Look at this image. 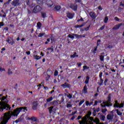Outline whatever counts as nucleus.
<instances>
[{
    "label": "nucleus",
    "instance_id": "nucleus-22",
    "mask_svg": "<svg viewBox=\"0 0 124 124\" xmlns=\"http://www.w3.org/2000/svg\"><path fill=\"white\" fill-rule=\"evenodd\" d=\"M90 67H88L87 65H84L83 66V71L87 70V69H89Z\"/></svg>",
    "mask_w": 124,
    "mask_h": 124
},
{
    "label": "nucleus",
    "instance_id": "nucleus-17",
    "mask_svg": "<svg viewBox=\"0 0 124 124\" xmlns=\"http://www.w3.org/2000/svg\"><path fill=\"white\" fill-rule=\"evenodd\" d=\"M82 92L83 93H88V88H87V86H85L84 87Z\"/></svg>",
    "mask_w": 124,
    "mask_h": 124
},
{
    "label": "nucleus",
    "instance_id": "nucleus-36",
    "mask_svg": "<svg viewBox=\"0 0 124 124\" xmlns=\"http://www.w3.org/2000/svg\"><path fill=\"white\" fill-rule=\"evenodd\" d=\"M37 26L38 27V28H39V29H40L41 27V23L40 22H38L37 24Z\"/></svg>",
    "mask_w": 124,
    "mask_h": 124
},
{
    "label": "nucleus",
    "instance_id": "nucleus-54",
    "mask_svg": "<svg viewBox=\"0 0 124 124\" xmlns=\"http://www.w3.org/2000/svg\"><path fill=\"white\" fill-rule=\"evenodd\" d=\"M98 9H99V10H102V8H101V6H99Z\"/></svg>",
    "mask_w": 124,
    "mask_h": 124
},
{
    "label": "nucleus",
    "instance_id": "nucleus-28",
    "mask_svg": "<svg viewBox=\"0 0 124 124\" xmlns=\"http://www.w3.org/2000/svg\"><path fill=\"white\" fill-rule=\"evenodd\" d=\"M108 20H109V18H108V17L106 16L104 19V23H107L108 22Z\"/></svg>",
    "mask_w": 124,
    "mask_h": 124
},
{
    "label": "nucleus",
    "instance_id": "nucleus-16",
    "mask_svg": "<svg viewBox=\"0 0 124 124\" xmlns=\"http://www.w3.org/2000/svg\"><path fill=\"white\" fill-rule=\"evenodd\" d=\"M123 25V24L121 23L120 24L118 25H116L113 28V30H118V29H119L120 27H121V26Z\"/></svg>",
    "mask_w": 124,
    "mask_h": 124
},
{
    "label": "nucleus",
    "instance_id": "nucleus-31",
    "mask_svg": "<svg viewBox=\"0 0 124 124\" xmlns=\"http://www.w3.org/2000/svg\"><path fill=\"white\" fill-rule=\"evenodd\" d=\"M101 121H105V116L104 115H101L100 116Z\"/></svg>",
    "mask_w": 124,
    "mask_h": 124
},
{
    "label": "nucleus",
    "instance_id": "nucleus-46",
    "mask_svg": "<svg viewBox=\"0 0 124 124\" xmlns=\"http://www.w3.org/2000/svg\"><path fill=\"white\" fill-rule=\"evenodd\" d=\"M102 112L103 113H105V112H106V111H107V109L106 108L102 109Z\"/></svg>",
    "mask_w": 124,
    "mask_h": 124
},
{
    "label": "nucleus",
    "instance_id": "nucleus-51",
    "mask_svg": "<svg viewBox=\"0 0 124 124\" xmlns=\"http://www.w3.org/2000/svg\"><path fill=\"white\" fill-rule=\"evenodd\" d=\"M97 103H98V101H95L94 105H97Z\"/></svg>",
    "mask_w": 124,
    "mask_h": 124
},
{
    "label": "nucleus",
    "instance_id": "nucleus-9",
    "mask_svg": "<svg viewBox=\"0 0 124 124\" xmlns=\"http://www.w3.org/2000/svg\"><path fill=\"white\" fill-rule=\"evenodd\" d=\"M46 4L47 5L48 7H52L53 5H54V3H53L52 1L48 0L46 2Z\"/></svg>",
    "mask_w": 124,
    "mask_h": 124
},
{
    "label": "nucleus",
    "instance_id": "nucleus-63",
    "mask_svg": "<svg viewBox=\"0 0 124 124\" xmlns=\"http://www.w3.org/2000/svg\"><path fill=\"white\" fill-rule=\"evenodd\" d=\"M81 118H82L81 116H78V119L80 120V119H81Z\"/></svg>",
    "mask_w": 124,
    "mask_h": 124
},
{
    "label": "nucleus",
    "instance_id": "nucleus-60",
    "mask_svg": "<svg viewBox=\"0 0 124 124\" xmlns=\"http://www.w3.org/2000/svg\"><path fill=\"white\" fill-rule=\"evenodd\" d=\"M121 11H122V9L119 8V9H118V12H121Z\"/></svg>",
    "mask_w": 124,
    "mask_h": 124
},
{
    "label": "nucleus",
    "instance_id": "nucleus-34",
    "mask_svg": "<svg viewBox=\"0 0 124 124\" xmlns=\"http://www.w3.org/2000/svg\"><path fill=\"white\" fill-rule=\"evenodd\" d=\"M120 5L121 6H124V0H122V1L120 3Z\"/></svg>",
    "mask_w": 124,
    "mask_h": 124
},
{
    "label": "nucleus",
    "instance_id": "nucleus-43",
    "mask_svg": "<svg viewBox=\"0 0 124 124\" xmlns=\"http://www.w3.org/2000/svg\"><path fill=\"white\" fill-rule=\"evenodd\" d=\"M105 28V25H104V26H102V27L100 28L101 31H102V30H104Z\"/></svg>",
    "mask_w": 124,
    "mask_h": 124
},
{
    "label": "nucleus",
    "instance_id": "nucleus-58",
    "mask_svg": "<svg viewBox=\"0 0 124 124\" xmlns=\"http://www.w3.org/2000/svg\"><path fill=\"white\" fill-rule=\"evenodd\" d=\"M76 2H80L81 0H76Z\"/></svg>",
    "mask_w": 124,
    "mask_h": 124
},
{
    "label": "nucleus",
    "instance_id": "nucleus-18",
    "mask_svg": "<svg viewBox=\"0 0 124 124\" xmlns=\"http://www.w3.org/2000/svg\"><path fill=\"white\" fill-rule=\"evenodd\" d=\"M30 120H31V121H32V122H37L38 119L37 118L35 117H32Z\"/></svg>",
    "mask_w": 124,
    "mask_h": 124
},
{
    "label": "nucleus",
    "instance_id": "nucleus-20",
    "mask_svg": "<svg viewBox=\"0 0 124 124\" xmlns=\"http://www.w3.org/2000/svg\"><path fill=\"white\" fill-rule=\"evenodd\" d=\"M33 57H34L35 60H40V59H41V57L39 56L34 55Z\"/></svg>",
    "mask_w": 124,
    "mask_h": 124
},
{
    "label": "nucleus",
    "instance_id": "nucleus-57",
    "mask_svg": "<svg viewBox=\"0 0 124 124\" xmlns=\"http://www.w3.org/2000/svg\"><path fill=\"white\" fill-rule=\"evenodd\" d=\"M54 111H57V110H58V108H55L54 109H53Z\"/></svg>",
    "mask_w": 124,
    "mask_h": 124
},
{
    "label": "nucleus",
    "instance_id": "nucleus-10",
    "mask_svg": "<svg viewBox=\"0 0 124 124\" xmlns=\"http://www.w3.org/2000/svg\"><path fill=\"white\" fill-rule=\"evenodd\" d=\"M70 7L73 9V10H77V5L76 4H72L70 5Z\"/></svg>",
    "mask_w": 124,
    "mask_h": 124
},
{
    "label": "nucleus",
    "instance_id": "nucleus-55",
    "mask_svg": "<svg viewBox=\"0 0 124 124\" xmlns=\"http://www.w3.org/2000/svg\"><path fill=\"white\" fill-rule=\"evenodd\" d=\"M80 21H83V18H81L80 19H78V22H80Z\"/></svg>",
    "mask_w": 124,
    "mask_h": 124
},
{
    "label": "nucleus",
    "instance_id": "nucleus-23",
    "mask_svg": "<svg viewBox=\"0 0 124 124\" xmlns=\"http://www.w3.org/2000/svg\"><path fill=\"white\" fill-rule=\"evenodd\" d=\"M71 58H74L75 57H78V55H77V53L76 52H75L74 54L72 55H71Z\"/></svg>",
    "mask_w": 124,
    "mask_h": 124
},
{
    "label": "nucleus",
    "instance_id": "nucleus-30",
    "mask_svg": "<svg viewBox=\"0 0 124 124\" xmlns=\"http://www.w3.org/2000/svg\"><path fill=\"white\" fill-rule=\"evenodd\" d=\"M82 27H84V25H76L75 26V28H76V29L78 28H82Z\"/></svg>",
    "mask_w": 124,
    "mask_h": 124
},
{
    "label": "nucleus",
    "instance_id": "nucleus-8",
    "mask_svg": "<svg viewBox=\"0 0 124 124\" xmlns=\"http://www.w3.org/2000/svg\"><path fill=\"white\" fill-rule=\"evenodd\" d=\"M38 106V102L35 101L32 103V108L33 110H36V109H37Z\"/></svg>",
    "mask_w": 124,
    "mask_h": 124
},
{
    "label": "nucleus",
    "instance_id": "nucleus-47",
    "mask_svg": "<svg viewBox=\"0 0 124 124\" xmlns=\"http://www.w3.org/2000/svg\"><path fill=\"white\" fill-rule=\"evenodd\" d=\"M114 20H115V21H119V18H118L117 17H115L114 18Z\"/></svg>",
    "mask_w": 124,
    "mask_h": 124
},
{
    "label": "nucleus",
    "instance_id": "nucleus-19",
    "mask_svg": "<svg viewBox=\"0 0 124 124\" xmlns=\"http://www.w3.org/2000/svg\"><path fill=\"white\" fill-rule=\"evenodd\" d=\"M54 9L56 11H59V10H60V9H61V7L59 5L55 6L54 7Z\"/></svg>",
    "mask_w": 124,
    "mask_h": 124
},
{
    "label": "nucleus",
    "instance_id": "nucleus-42",
    "mask_svg": "<svg viewBox=\"0 0 124 124\" xmlns=\"http://www.w3.org/2000/svg\"><path fill=\"white\" fill-rule=\"evenodd\" d=\"M72 105H71V104H67V108H69V107H72Z\"/></svg>",
    "mask_w": 124,
    "mask_h": 124
},
{
    "label": "nucleus",
    "instance_id": "nucleus-4",
    "mask_svg": "<svg viewBox=\"0 0 124 124\" xmlns=\"http://www.w3.org/2000/svg\"><path fill=\"white\" fill-rule=\"evenodd\" d=\"M112 104H111V97L108 96V101L103 102V104H101L102 107H105V106H111Z\"/></svg>",
    "mask_w": 124,
    "mask_h": 124
},
{
    "label": "nucleus",
    "instance_id": "nucleus-6",
    "mask_svg": "<svg viewBox=\"0 0 124 124\" xmlns=\"http://www.w3.org/2000/svg\"><path fill=\"white\" fill-rule=\"evenodd\" d=\"M7 42L10 44L11 45H13L15 44V42L13 40V39L10 37H8L7 39L6 40Z\"/></svg>",
    "mask_w": 124,
    "mask_h": 124
},
{
    "label": "nucleus",
    "instance_id": "nucleus-24",
    "mask_svg": "<svg viewBox=\"0 0 124 124\" xmlns=\"http://www.w3.org/2000/svg\"><path fill=\"white\" fill-rule=\"evenodd\" d=\"M89 81H90V77H86V79L85 80V83L86 84H88L89 83Z\"/></svg>",
    "mask_w": 124,
    "mask_h": 124
},
{
    "label": "nucleus",
    "instance_id": "nucleus-5",
    "mask_svg": "<svg viewBox=\"0 0 124 124\" xmlns=\"http://www.w3.org/2000/svg\"><path fill=\"white\" fill-rule=\"evenodd\" d=\"M67 37H69V38H71V39H74V37H76V38H78L79 39V38L82 37V35H78L76 34H69L68 36Z\"/></svg>",
    "mask_w": 124,
    "mask_h": 124
},
{
    "label": "nucleus",
    "instance_id": "nucleus-49",
    "mask_svg": "<svg viewBox=\"0 0 124 124\" xmlns=\"http://www.w3.org/2000/svg\"><path fill=\"white\" fill-rule=\"evenodd\" d=\"M89 29H90V26L86 28L85 31H89Z\"/></svg>",
    "mask_w": 124,
    "mask_h": 124
},
{
    "label": "nucleus",
    "instance_id": "nucleus-21",
    "mask_svg": "<svg viewBox=\"0 0 124 124\" xmlns=\"http://www.w3.org/2000/svg\"><path fill=\"white\" fill-rule=\"evenodd\" d=\"M116 113L118 116L120 117L123 115V113L119 110V109H116Z\"/></svg>",
    "mask_w": 124,
    "mask_h": 124
},
{
    "label": "nucleus",
    "instance_id": "nucleus-7",
    "mask_svg": "<svg viewBox=\"0 0 124 124\" xmlns=\"http://www.w3.org/2000/svg\"><path fill=\"white\" fill-rule=\"evenodd\" d=\"M41 7L40 6H36L33 10V12H34V13H37V12L41 11Z\"/></svg>",
    "mask_w": 124,
    "mask_h": 124
},
{
    "label": "nucleus",
    "instance_id": "nucleus-48",
    "mask_svg": "<svg viewBox=\"0 0 124 124\" xmlns=\"http://www.w3.org/2000/svg\"><path fill=\"white\" fill-rule=\"evenodd\" d=\"M103 73L102 72H101L99 74V77L100 78H101L102 77Z\"/></svg>",
    "mask_w": 124,
    "mask_h": 124
},
{
    "label": "nucleus",
    "instance_id": "nucleus-1",
    "mask_svg": "<svg viewBox=\"0 0 124 124\" xmlns=\"http://www.w3.org/2000/svg\"><path fill=\"white\" fill-rule=\"evenodd\" d=\"M26 111H28L27 108L22 107L16 108L13 111H8L4 114L3 117L1 118L2 121L0 122V124H5L8 122V120H9L10 118H13V117L17 118L20 112H26Z\"/></svg>",
    "mask_w": 124,
    "mask_h": 124
},
{
    "label": "nucleus",
    "instance_id": "nucleus-50",
    "mask_svg": "<svg viewBox=\"0 0 124 124\" xmlns=\"http://www.w3.org/2000/svg\"><path fill=\"white\" fill-rule=\"evenodd\" d=\"M3 26V22H0V27H2Z\"/></svg>",
    "mask_w": 124,
    "mask_h": 124
},
{
    "label": "nucleus",
    "instance_id": "nucleus-53",
    "mask_svg": "<svg viewBox=\"0 0 124 124\" xmlns=\"http://www.w3.org/2000/svg\"><path fill=\"white\" fill-rule=\"evenodd\" d=\"M78 66H81L82 65V63H77Z\"/></svg>",
    "mask_w": 124,
    "mask_h": 124
},
{
    "label": "nucleus",
    "instance_id": "nucleus-25",
    "mask_svg": "<svg viewBox=\"0 0 124 124\" xmlns=\"http://www.w3.org/2000/svg\"><path fill=\"white\" fill-rule=\"evenodd\" d=\"M45 35V32L44 33H40L38 35V37H42V36H44Z\"/></svg>",
    "mask_w": 124,
    "mask_h": 124
},
{
    "label": "nucleus",
    "instance_id": "nucleus-62",
    "mask_svg": "<svg viewBox=\"0 0 124 124\" xmlns=\"http://www.w3.org/2000/svg\"><path fill=\"white\" fill-rule=\"evenodd\" d=\"M44 88L45 90H48V87H44Z\"/></svg>",
    "mask_w": 124,
    "mask_h": 124
},
{
    "label": "nucleus",
    "instance_id": "nucleus-32",
    "mask_svg": "<svg viewBox=\"0 0 124 124\" xmlns=\"http://www.w3.org/2000/svg\"><path fill=\"white\" fill-rule=\"evenodd\" d=\"M12 71H11V70L10 69H8V75H11L12 74Z\"/></svg>",
    "mask_w": 124,
    "mask_h": 124
},
{
    "label": "nucleus",
    "instance_id": "nucleus-39",
    "mask_svg": "<svg viewBox=\"0 0 124 124\" xmlns=\"http://www.w3.org/2000/svg\"><path fill=\"white\" fill-rule=\"evenodd\" d=\"M86 106H91V104H90V102L89 101H86L85 102Z\"/></svg>",
    "mask_w": 124,
    "mask_h": 124
},
{
    "label": "nucleus",
    "instance_id": "nucleus-15",
    "mask_svg": "<svg viewBox=\"0 0 124 124\" xmlns=\"http://www.w3.org/2000/svg\"><path fill=\"white\" fill-rule=\"evenodd\" d=\"M47 55H49V53H52L53 52H54V49H53V48L51 47V48H48L47 49Z\"/></svg>",
    "mask_w": 124,
    "mask_h": 124
},
{
    "label": "nucleus",
    "instance_id": "nucleus-44",
    "mask_svg": "<svg viewBox=\"0 0 124 124\" xmlns=\"http://www.w3.org/2000/svg\"><path fill=\"white\" fill-rule=\"evenodd\" d=\"M96 51H97V47H96L94 48V51H93L94 54H95Z\"/></svg>",
    "mask_w": 124,
    "mask_h": 124
},
{
    "label": "nucleus",
    "instance_id": "nucleus-37",
    "mask_svg": "<svg viewBox=\"0 0 124 124\" xmlns=\"http://www.w3.org/2000/svg\"><path fill=\"white\" fill-rule=\"evenodd\" d=\"M67 97H68V98L71 99L72 98V95L70 93H69L67 95Z\"/></svg>",
    "mask_w": 124,
    "mask_h": 124
},
{
    "label": "nucleus",
    "instance_id": "nucleus-11",
    "mask_svg": "<svg viewBox=\"0 0 124 124\" xmlns=\"http://www.w3.org/2000/svg\"><path fill=\"white\" fill-rule=\"evenodd\" d=\"M12 5L14 6H17V5H19V0H14L12 2Z\"/></svg>",
    "mask_w": 124,
    "mask_h": 124
},
{
    "label": "nucleus",
    "instance_id": "nucleus-14",
    "mask_svg": "<svg viewBox=\"0 0 124 124\" xmlns=\"http://www.w3.org/2000/svg\"><path fill=\"white\" fill-rule=\"evenodd\" d=\"M74 16V15L71 14V13H68L67 15V16L68 17V18H69V19H72V18H73V16Z\"/></svg>",
    "mask_w": 124,
    "mask_h": 124
},
{
    "label": "nucleus",
    "instance_id": "nucleus-64",
    "mask_svg": "<svg viewBox=\"0 0 124 124\" xmlns=\"http://www.w3.org/2000/svg\"><path fill=\"white\" fill-rule=\"evenodd\" d=\"M21 41H24L25 40V38H23L21 39Z\"/></svg>",
    "mask_w": 124,
    "mask_h": 124
},
{
    "label": "nucleus",
    "instance_id": "nucleus-52",
    "mask_svg": "<svg viewBox=\"0 0 124 124\" xmlns=\"http://www.w3.org/2000/svg\"><path fill=\"white\" fill-rule=\"evenodd\" d=\"M26 53L27 55H31V51L26 52Z\"/></svg>",
    "mask_w": 124,
    "mask_h": 124
},
{
    "label": "nucleus",
    "instance_id": "nucleus-12",
    "mask_svg": "<svg viewBox=\"0 0 124 124\" xmlns=\"http://www.w3.org/2000/svg\"><path fill=\"white\" fill-rule=\"evenodd\" d=\"M90 15L91 16V17L92 18H93V19H95V18H96V15H95V14H94V13L92 12L90 13Z\"/></svg>",
    "mask_w": 124,
    "mask_h": 124
},
{
    "label": "nucleus",
    "instance_id": "nucleus-27",
    "mask_svg": "<svg viewBox=\"0 0 124 124\" xmlns=\"http://www.w3.org/2000/svg\"><path fill=\"white\" fill-rule=\"evenodd\" d=\"M54 108V107H50L48 108L50 113H52L53 112V108Z\"/></svg>",
    "mask_w": 124,
    "mask_h": 124
},
{
    "label": "nucleus",
    "instance_id": "nucleus-40",
    "mask_svg": "<svg viewBox=\"0 0 124 124\" xmlns=\"http://www.w3.org/2000/svg\"><path fill=\"white\" fill-rule=\"evenodd\" d=\"M42 16L43 18H45L46 17V14L44 13H42Z\"/></svg>",
    "mask_w": 124,
    "mask_h": 124
},
{
    "label": "nucleus",
    "instance_id": "nucleus-13",
    "mask_svg": "<svg viewBox=\"0 0 124 124\" xmlns=\"http://www.w3.org/2000/svg\"><path fill=\"white\" fill-rule=\"evenodd\" d=\"M114 117L113 114H109L107 115V118L108 120H112V118Z\"/></svg>",
    "mask_w": 124,
    "mask_h": 124
},
{
    "label": "nucleus",
    "instance_id": "nucleus-33",
    "mask_svg": "<svg viewBox=\"0 0 124 124\" xmlns=\"http://www.w3.org/2000/svg\"><path fill=\"white\" fill-rule=\"evenodd\" d=\"M100 60L102 62H103V61H104V56L102 55L100 56Z\"/></svg>",
    "mask_w": 124,
    "mask_h": 124
},
{
    "label": "nucleus",
    "instance_id": "nucleus-29",
    "mask_svg": "<svg viewBox=\"0 0 124 124\" xmlns=\"http://www.w3.org/2000/svg\"><path fill=\"white\" fill-rule=\"evenodd\" d=\"M69 85L68 84H62V87H63L64 89H65V88H67V87H69Z\"/></svg>",
    "mask_w": 124,
    "mask_h": 124
},
{
    "label": "nucleus",
    "instance_id": "nucleus-2",
    "mask_svg": "<svg viewBox=\"0 0 124 124\" xmlns=\"http://www.w3.org/2000/svg\"><path fill=\"white\" fill-rule=\"evenodd\" d=\"M92 115V113L89 112L83 118H82L81 121H79V124H93V123H95L96 124H103L99 122V119L98 118H95L93 120V118L90 117Z\"/></svg>",
    "mask_w": 124,
    "mask_h": 124
},
{
    "label": "nucleus",
    "instance_id": "nucleus-45",
    "mask_svg": "<svg viewBox=\"0 0 124 124\" xmlns=\"http://www.w3.org/2000/svg\"><path fill=\"white\" fill-rule=\"evenodd\" d=\"M0 71H5V69L4 68L2 69L1 67H0Z\"/></svg>",
    "mask_w": 124,
    "mask_h": 124
},
{
    "label": "nucleus",
    "instance_id": "nucleus-38",
    "mask_svg": "<svg viewBox=\"0 0 124 124\" xmlns=\"http://www.w3.org/2000/svg\"><path fill=\"white\" fill-rule=\"evenodd\" d=\"M3 109H6V108H3L1 106L0 107V112H2L3 111Z\"/></svg>",
    "mask_w": 124,
    "mask_h": 124
},
{
    "label": "nucleus",
    "instance_id": "nucleus-59",
    "mask_svg": "<svg viewBox=\"0 0 124 124\" xmlns=\"http://www.w3.org/2000/svg\"><path fill=\"white\" fill-rule=\"evenodd\" d=\"M44 107H45V108H47V104H45V105H44Z\"/></svg>",
    "mask_w": 124,
    "mask_h": 124
},
{
    "label": "nucleus",
    "instance_id": "nucleus-61",
    "mask_svg": "<svg viewBox=\"0 0 124 124\" xmlns=\"http://www.w3.org/2000/svg\"><path fill=\"white\" fill-rule=\"evenodd\" d=\"M100 81H101V83H103V79L102 78H100Z\"/></svg>",
    "mask_w": 124,
    "mask_h": 124
},
{
    "label": "nucleus",
    "instance_id": "nucleus-3",
    "mask_svg": "<svg viewBox=\"0 0 124 124\" xmlns=\"http://www.w3.org/2000/svg\"><path fill=\"white\" fill-rule=\"evenodd\" d=\"M0 100H1L0 106H1L3 108H7L6 110H10V106L7 104L9 101L7 99L6 96H2L0 98Z\"/></svg>",
    "mask_w": 124,
    "mask_h": 124
},
{
    "label": "nucleus",
    "instance_id": "nucleus-56",
    "mask_svg": "<svg viewBox=\"0 0 124 124\" xmlns=\"http://www.w3.org/2000/svg\"><path fill=\"white\" fill-rule=\"evenodd\" d=\"M40 55H41V56H42V57H44V54H43V52H41V53H40Z\"/></svg>",
    "mask_w": 124,
    "mask_h": 124
},
{
    "label": "nucleus",
    "instance_id": "nucleus-26",
    "mask_svg": "<svg viewBox=\"0 0 124 124\" xmlns=\"http://www.w3.org/2000/svg\"><path fill=\"white\" fill-rule=\"evenodd\" d=\"M53 100V97H50L46 99L47 102H50V101H52Z\"/></svg>",
    "mask_w": 124,
    "mask_h": 124
},
{
    "label": "nucleus",
    "instance_id": "nucleus-35",
    "mask_svg": "<svg viewBox=\"0 0 124 124\" xmlns=\"http://www.w3.org/2000/svg\"><path fill=\"white\" fill-rule=\"evenodd\" d=\"M84 102H85V100H82V101H81L79 103V106H81L82 104L84 103Z\"/></svg>",
    "mask_w": 124,
    "mask_h": 124
},
{
    "label": "nucleus",
    "instance_id": "nucleus-41",
    "mask_svg": "<svg viewBox=\"0 0 124 124\" xmlns=\"http://www.w3.org/2000/svg\"><path fill=\"white\" fill-rule=\"evenodd\" d=\"M59 72H58V71H55L54 72V75L55 76H58V74Z\"/></svg>",
    "mask_w": 124,
    "mask_h": 124
}]
</instances>
